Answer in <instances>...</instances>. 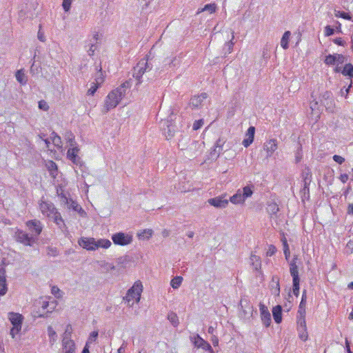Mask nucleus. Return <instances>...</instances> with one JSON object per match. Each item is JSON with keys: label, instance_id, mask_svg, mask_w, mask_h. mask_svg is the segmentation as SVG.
I'll return each mask as SVG.
<instances>
[{"label": "nucleus", "instance_id": "obj_1", "mask_svg": "<svg viewBox=\"0 0 353 353\" xmlns=\"http://www.w3.org/2000/svg\"><path fill=\"white\" fill-rule=\"evenodd\" d=\"M130 81H125L120 86L109 92L108 96L105 97L102 112L103 113H107L110 110L116 108L121 99L125 97L127 90L130 88Z\"/></svg>", "mask_w": 353, "mask_h": 353}, {"label": "nucleus", "instance_id": "obj_2", "mask_svg": "<svg viewBox=\"0 0 353 353\" xmlns=\"http://www.w3.org/2000/svg\"><path fill=\"white\" fill-rule=\"evenodd\" d=\"M13 238L14 240L26 246H32L36 243V239L33 236H30L25 231L16 228Z\"/></svg>", "mask_w": 353, "mask_h": 353}, {"label": "nucleus", "instance_id": "obj_3", "mask_svg": "<svg viewBox=\"0 0 353 353\" xmlns=\"http://www.w3.org/2000/svg\"><path fill=\"white\" fill-rule=\"evenodd\" d=\"M143 290V285L141 282L137 281L134 283L133 286L130 288L125 296L123 298L128 303L132 300H135L137 302L139 301L141 297V293Z\"/></svg>", "mask_w": 353, "mask_h": 353}, {"label": "nucleus", "instance_id": "obj_4", "mask_svg": "<svg viewBox=\"0 0 353 353\" xmlns=\"http://www.w3.org/2000/svg\"><path fill=\"white\" fill-rule=\"evenodd\" d=\"M321 102L325 107L327 111L334 112L335 103L332 93L330 91H325L323 93Z\"/></svg>", "mask_w": 353, "mask_h": 353}, {"label": "nucleus", "instance_id": "obj_5", "mask_svg": "<svg viewBox=\"0 0 353 353\" xmlns=\"http://www.w3.org/2000/svg\"><path fill=\"white\" fill-rule=\"evenodd\" d=\"M26 225L31 232L30 236H33L37 239L43 230L41 221L37 219L30 220L26 223Z\"/></svg>", "mask_w": 353, "mask_h": 353}, {"label": "nucleus", "instance_id": "obj_6", "mask_svg": "<svg viewBox=\"0 0 353 353\" xmlns=\"http://www.w3.org/2000/svg\"><path fill=\"white\" fill-rule=\"evenodd\" d=\"M112 240L116 245H126L132 241V236L123 232H117L112 236Z\"/></svg>", "mask_w": 353, "mask_h": 353}, {"label": "nucleus", "instance_id": "obj_7", "mask_svg": "<svg viewBox=\"0 0 353 353\" xmlns=\"http://www.w3.org/2000/svg\"><path fill=\"white\" fill-rule=\"evenodd\" d=\"M191 341L194 343V346L198 348H202L204 350L209 352V353H214V351L210 345L206 341L202 339L199 334L191 337Z\"/></svg>", "mask_w": 353, "mask_h": 353}, {"label": "nucleus", "instance_id": "obj_8", "mask_svg": "<svg viewBox=\"0 0 353 353\" xmlns=\"http://www.w3.org/2000/svg\"><path fill=\"white\" fill-rule=\"evenodd\" d=\"M79 245L88 250H95L97 249L96 241L94 238L81 237L78 241Z\"/></svg>", "mask_w": 353, "mask_h": 353}, {"label": "nucleus", "instance_id": "obj_9", "mask_svg": "<svg viewBox=\"0 0 353 353\" xmlns=\"http://www.w3.org/2000/svg\"><path fill=\"white\" fill-rule=\"evenodd\" d=\"M224 141L221 139H219L213 148L211 149L210 152V159L212 160H216L218 157L220 156L223 151V145L224 144Z\"/></svg>", "mask_w": 353, "mask_h": 353}, {"label": "nucleus", "instance_id": "obj_10", "mask_svg": "<svg viewBox=\"0 0 353 353\" xmlns=\"http://www.w3.org/2000/svg\"><path fill=\"white\" fill-rule=\"evenodd\" d=\"M298 323V331L300 339L303 341L307 339V333L306 331V323L305 320V316H300L297 321Z\"/></svg>", "mask_w": 353, "mask_h": 353}, {"label": "nucleus", "instance_id": "obj_11", "mask_svg": "<svg viewBox=\"0 0 353 353\" xmlns=\"http://www.w3.org/2000/svg\"><path fill=\"white\" fill-rule=\"evenodd\" d=\"M8 291V285L6 281V268L0 266V296H3Z\"/></svg>", "mask_w": 353, "mask_h": 353}, {"label": "nucleus", "instance_id": "obj_12", "mask_svg": "<svg viewBox=\"0 0 353 353\" xmlns=\"http://www.w3.org/2000/svg\"><path fill=\"white\" fill-rule=\"evenodd\" d=\"M261 312V318L265 327H268L271 323V315L268 307L263 303L259 304Z\"/></svg>", "mask_w": 353, "mask_h": 353}, {"label": "nucleus", "instance_id": "obj_13", "mask_svg": "<svg viewBox=\"0 0 353 353\" xmlns=\"http://www.w3.org/2000/svg\"><path fill=\"white\" fill-rule=\"evenodd\" d=\"M174 113L172 112V113L168 117L167 131L165 132V137L168 140L171 139L174 136L176 131V126L172 123V121H174Z\"/></svg>", "mask_w": 353, "mask_h": 353}, {"label": "nucleus", "instance_id": "obj_14", "mask_svg": "<svg viewBox=\"0 0 353 353\" xmlns=\"http://www.w3.org/2000/svg\"><path fill=\"white\" fill-rule=\"evenodd\" d=\"M39 208L43 215L51 216L56 210L54 205L52 203L42 201L39 204Z\"/></svg>", "mask_w": 353, "mask_h": 353}, {"label": "nucleus", "instance_id": "obj_15", "mask_svg": "<svg viewBox=\"0 0 353 353\" xmlns=\"http://www.w3.org/2000/svg\"><path fill=\"white\" fill-rule=\"evenodd\" d=\"M145 61L142 59L141 60L137 65L134 68V73H133V77L136 79L137 81L136 85H139L142 83V81L141 80V77H143V74H142L141 72H140L141 70L143 68V66H145Z\"/></svg>", "mask_w": 353, "mask_h": 353}, {"label": "nucleus", "instance_id": "obj_16", "mask_svg": "<svg viewBox=\"0 0 353 353\" xmlns=\"http://www.w3.org/2000/svg\"><path fill=\"white\" fill-rule=\"evenodd\" d=\"M208 203L217 208H225L228 204V201L223 197L217 196L208 199Z\"/></svg>", "mask_w": 353, "mask_h": 353}, {"label": "nucleus", "instance_id": "obj_17", "mask_svg": "<svg viewBox=\"0 0 353 353\" xmlns=\"http://www.w3.org/2000/svg\"><path fill=\"white\" fill-rule=\"evenodd\" d=\"M298 259L297 256H294L292 260L290 263V272L291 276H292L293 281H300L298 266L296 265V261Z\"/></svg>", "mask_w": 353, "mask_h": 353}, {"label": "nucleus", "instance_id": "obj_18", "mask_svg": "<svg viewBox=\"0 0 353 353\" xmlns=\"http://www.w3.org/2000/svg\"><path fill=\"white\" fill-rule=\"evenodd\" d=\"M8 316L12 325L15 327L16 329L18 327H21L23 320V316L21 314L19 313L10 312Z\"/></svg>", "mask_w": 353, "mask_h": 353}, {"label": "nucleus", "instance_id": "obj_19", "mask_svg": "<svg viewBox=\"0 0 353 353\" xmlns=\"http://www.w3.org/2000/svg\"><path fill=\"white\" fill-rule=\"evenodd\" d=\"M79 151V148H70L67 152V157L76 165H79L81 162L80 157H78L77 153Z\"/></svg>", "mask_w": 353, "mask_h": 353}, {"label": "nucleus", "instance_id": "obj_20", "mask_svg": "<svg viewBox=\"0 0 353 353\" xmlns=\"http://www.w3.org/2000/svg\"><path fill=\"white\" fill-rule=\"evenodd\" d=\"M263 148L267 152V157H271L273 152L277 149L276 140L270 139L264 144Z\"/></svg>", "mask_w": 353, "mask_h": 353}, {"label": "nucleus", "instance_id": "obj_21", "mask_svg": "<svg viewBox=\"0 0 353 353\" xmlns=\"http://www.w3.org/2000/svg\"><path fill=\"white\" fill-rule=\"evenodd\" d=\"M207 97L208 95L205 92L201 93L199 95L194 96L191 98L189 105L192 108H198L201 105L203 100L207 99Z\"/></svg>", "mask_w": 353, "mask_h": 353}, {"label": "nucleus", "instance_id": "obj_22", "mask_svg": "<svg viewBox=\"0 0 353 353\" xmlns=\"http://www.w3.org/2000/svg\"><path fill=\"white\" fill-rule=\"evenodd\" d=\"M254 133H255V128L253 126H250L248 129V131L246 132V137H247L246 139H245L243 141V145H244V147L248 148L252 143V142L254 141Z\"/></svg>", "mask_w": 353, "mask_h": 353}, {"label": "nucleus", "instance_id": "obj_23", "mask_svg": "<svg viewBox=\"0 0 353 353\" xmlns=\"http://www.w3.org/2000/svg\"><path fill=\"white\" fill-rule=\"evenodd\" d=\"M270 287L272 291V293L276 296H279L280 293V285H279V278L277 276H272L271 282L270 284Z\"/></svg>", "mask_w": 353, "mask_h": 353}, {"label": "nucleus", "instance_id": "obj_24", "mask_svg": "<svg viewBox=\"0 0 353 353\" xmlns=\"http://www.w3.org/2000/svg\"><path fill=\"white\" fill-rule=\"evenodd\" d=\"M272 315L274 321L276 323H280L282 321V307L281 305H277L273 307Z\"/></svg>", "mask_w": 353, "mask_h": 353}, {"label": "nucleus", "instance_id": "obj_25", "mask_svg": "<svg viewBox=\"0 0 353 353\" xmlns=\"http://www.w3.org/2000/svg\"><path fill=\"white\" fill-rule=\"evenodd\" d=\"M306 299H307L306 290H304L303 292V294H302V297H301V301L299 306V311L298 312L300 314V316H305Z\"/></svg>", "mask_w": 353, "mask_h": 353}, {"label": "nucleus", "instance_id": "obj_26", "mask_svg": "<svg viewBox=\"0 0 353 353\" xmlns=\"http://www.w3.org/2000/svg\"><path fill=\"white\" fill-rule=\"evenodd\" d=\"M130 261L131 258L128 255L121 256L116 261L117 265L121 268H125Z\"/></svg>", "mask_w": 353, "mask_h": 353}, {"label": "nucleus", "instance_id": "obj_27", "mask_svg": "<svg viewBox=\"0 0 353 353\" xmlns=\"http://www.w3.org/2000/svg\"><path fill=\"white\" fill-rule=\"evenodd\" d=\"M65 139L69 143L70 148L77 147V143L75 141V137L71 131H68L64 135Z\"/></svg>", "mask_w": 353, "mask_h": 353}, {"label": "nucleus", "instance_id": "obj_28", "mask_svg": "<svg viewBox=\"0 0 353 353\" xmlns=\"http://www.w3.org/2000/svg\"><path fill=\"white\" fill-rule=\"evenodd\" d=\"M96 70H97L95 77L94 83L101 85L104 81V76L103 72L102 71V68L99 66V68L97 67Z\"/></svg>", "mask_w": 353, "mask_h": 353}, {"label": "nucleus", "instance_id": "obj_29", "mask_svg": "<svg viewBox=\"0 0 353 353\" xmlns=\"http://www.w3.org/2000/svg\"><path fill=\"white\" fill-rule=\"evenodd\" d=\"M230 200L234 204H239L245 201V199L243 197L241 191L240 190H239L236 194L231 196Z\"/></svg>", "mask_w": 353, "mask_h": 353}, {"label": "nucleus", "instance_id": "obj_30", "mask_svg": "<svg viewBox=\"0 0 353 353\" xmlns=\"http://www.w3.org/2000/svg\"><path fill=\"white\" fill-rule=\"evenodd\" d=\"M72 333V326H71V325L68 324V325H67L65 332L63 333L62 343L73 341L71 339Z\"/></svg>", "mask_w": 353, "mask_h": 353}, {"label": "nucleus", "instance_id": "obj_31", "mask_svg": "<svg viewBox=\"0 0 353 353\" xmlns=\"http://www.w3.org/2000/svg\"><path fill=\"white\" fill-rule=\"evenodd\" d=\"M266 210L269 214L273 215L279 212V208L275 202H269L268 203Z\"/></svg>", "mask_w": 353, "mask_h": 353}, {"label": "nucleus", "instance_id": "obj_32", "mask_svg": "<svg viewBox=\"0 0 353 353\" xmlns=\"http://www.w3.org/2000/svg\"><path fill=\"white\" fill-rule=\"evenodd\" d=\"M15 77L18 82L21 85H26L28 81L27 77L22 70H19L15 74Z\"/></svg>", "mask_w": 353, "mask_h": 353}, {"label": "nucleus", "instance_id": "obj_33", "mask_svg": "<svg viewBox=\"0 0 353 353\" xmlns=\"http://www.w3.org/2000/svg\"><path fill=\"white\" fill-rule=\"evenodd\" d=\"M341 73L344 76L349 77L350 79L353 77V65L351 63H347L345 65L343 69L341 71Z\"/></svg>", "mask_w": 353, "mask_h": 353}, {"label": "nucleus", "instance_id": "obj_34", "mask_svg": "<svg viewBox=\"0 0 353 353\" xmlns=\"http://www.w3.org/2000/svg\"><path fill=\"white\" fill-rule=\"evenodd\" d=\"M290 35H291V33L290 31H285L281 38V46L285 50H286L289 48L288 42H289Z\"/></svg>", "mask_w": 353, "mask_h": 353}, {"label": "nucleus", "instance_id": "obj_35", "mask_svg": "<svg viewBox=\"0 0 353 353\" xmlns=\"http://www.w3.org/2000/svg\"><path fill=\"white\" fill-rule=\"evenodd\" d=\"M65 353H75V344L74 341L62 343Z\"/></svg>", "mask_w": 353, "mask_h": 353}, {"label": "nucleus", "instance_id": "obj_36", "mask_svg": "<svg viewBox=\"0 0 353 353\" xmlns=\"http://www.w3.org/2000/svg\"><path fill=\"white\" fill-rule=\"evenodd\" d=\"M69 208H72L73 210L79 212L81 216L85 214V212L82 209V208L76 202L72 200L70 201Z\"/></svg>", "mask_w": 353, "mask_h": 353}, {"label": "nucleus", "instance_id": "obj_37", "mask_svg": "<svg viewBox=\"0 0 353 353\" xmlns=\"http://www.w3.org/2000/svg\"><path fill=\"white\" fill-rule=\"evenodd\" d=\"M250 261H252V265L255 270H259L261 269V263L259 256L255 254H251Z\"/></svg>", "mask_w": 353, "mask_h": 353}, {"label": "nucleus", "instance_id": "obj_38", "mask_svg": "<svg viewBox=\"0 0 353 353\" xmlns=\"http://www.w3.org/2000/svg\"><path fill=\"white\" fill-rule=\"evenodd\" d=\"M46 165H47L48 171L50 173V175H52L53 177H55L56 175L57 174V170H58L56 163H54L52 161H49L47 163Z\"/></svg>", "mask_w": 353, "mask_h": 353}, {"label": "nucleus", "instance_id": "obj_39", "mask_svg": "<svg viewBox=\"0 0 353 353\" xmlns=\"http://www.w3.org/2000/svg\"><path fill=\"white\" fill-rule=\"evenodd\" d=\"M216 10V5L215 3L206 4L201 10H198L197 14H199L201 12H204V11H208L210 14H212L213 12H215Z\"/></svg>", "mask_w": 353, "mask_h": 353}, {"label": "nucleus", "instance_id": "obj_40", "mask_svg": "<svg viewBox=\"0 0 353 353\" xmlns=\"http://www.w3.org/2000/svg\"><path fill=\"white\" fill-rule=\"evenodd\" d=\"M168 319L174 327H176L179 323L176 314L173 312H171L168 314Z\"/></svg>", "mask_w": 353, "mask_h": 353}, {"label": "nucleus", "instance_id": "obj_41", "mask_svg": "<svg viewBox=\"0 0 353 353\" xmlns=\"http://www.w3.org/2000/svg\"><path fill=\"white\" fill-rule=\"evenodd\" d=\"M252 188H253V186L250 187V186L247 185L243 188L241 194L245 200L247 198L250 197L252 195V194H253Z\"/></svg>", "mask_w": 353, "mask_h": 353}, {"label": "nucleus", "instance_id": "obj_42", "mask_svg": "<svg viewBox=\"0 0 353 353\" xmlns=\"http://www.w3.org/2000/svg\"><path fill=\"white\" fill-rule=\"evenodd\" d=\"M96 243L97 248H108L112 244L110 241H109L108 239H99L98 241H96Z\"/></svg>", "mask_w": 353, "mask_h": 353}, {"label": "nucleus", "instance_id": "obj_43", "mask_svg": "<svg viewBox=\"0 0 353 353\" xmlns=\"http://www.w3.org/2000/svg\"><path fill=\"white\" fill-rule=\"evenodd\" d=\"M302 176L303 183H306V185H310L311 183L312 174L309 169L305 170V171L303 172Z\"/></svg>", "mask_w": 353, "mask_h": 353}, {"label": "nucleus", "instance_id": "obj_44", "mask_svg": "<svg viewBox=\"0 0 353 353\" xmlns=\"http://www.w3.org/2000/svg\"><path fill=\"white\" fill-rule=\"evenodd\" d=\"M48 336H49V338H50V342L52 345L54 343V341L57 340V333L53 330L52 326H48Z\"/></svg>", "mask_w": 353, "mask_h": 353}, {"label": "nucleus", "instance_id": "obj_45", "mask_svg": "<svg viewBox=\"0 0 353 353\" xmlns=\"http://www.w3.org/2000/svg\"><path fill=\"white\" fill-rule=\"evenodd\" d=\"M59 254L58 249L55 247L48 246L46 248V254L49 256H57Z\"/></svg>", "mask_w": 353, "mask_h": 353}, {"label": "nucleus", "instance_id": "obj_46", "mask_svg": "<svg viewBox=\"0 0 353 353\" xmlns=\"http://www.w3.org/2000/svg\"><path fill=\"white\" fill-rule=\"evenodd\" d=\"M183 278L181 276H175L172 279L170 284L174 289H177L181 284Z\"/></svg>", "mask_w": 353, "mask_h": 353}, {"label": "nucleus", "instance_id": "obj_47", "mask_svg": "<svg viewBox=\"0 0 353 353\" xmlns=\"http://www.w3.org/2000/svg\"><path fill=\"white\" fill-rule=\"evenodd\" d=\"M335 16L336 17H341V18H343L344 19H347V20H349V21H352V16L349 13L345 12L343 11H336V10H335Z\"/></svg>", "mask_w": 353, "mask_h": 353}, {"label": "nucleus", "instance_id": "obj_48", "mask_svg": "<svg viewBox=\"0 0 353 353\" xmlns=\"http://www.w3.org/2000/svg\"><path fill=\"white\" fill-rule=\"evenodd\" d=\"M52 215L53 216L54 221L57 225H60L61 223H63V220L61 214L57 210H56Z\"/></svg>", "mask_w": 353, "mask_h": 353}, {"label": "nucleus", "instance_id": "obj_49", "mask_svg": "<svg viewBox=\"0 0 353 353\" xmlns=\"http://www.w3.org/2000/svg\"><path fill=\"white\" fill-rule=\"evenodd\" d=\"M325 63L327 65H334L336 63V54H329L326 56Z\"/></svg>", "mask_w": 353, "mask_h": 353}, {"label": "nucleus", "instance_id": "obj_50", "mask_svg": "<svg viewBox=\"0 0 353 353\" xmlns=\"http://www.w3.org/2000/svg\"><path fill=\"white\" fill-rule=\"evenodd\" d=\"M101 85L92 82L91 87L88 89L87 94L88 95H94L99 87Z\"/></svg>", "mask_w": 353, "mask_h": 353}, {"label": "nucleus", "instance_id": "obj_51", "mask_svg": "<svg viewBox=\"0 0 353 353\" xmlns=\"http://www.w3.org/2000/svg\"><path fill=\"white\" fill-rule=\"evenodd\" d=\"M299 282L300 281H293L292 290L293 293L296 296H299Z\"/></svg>", "mask_w": 353, "mask_h": 353}, {"label": "nucleus", "instance_id": "obj_52", "mask_svg": "<svg viewBox=\"0 0 353 353\" xmlns=\"http://www.w3.org/2000/svg\"><path fill=\"white\" fill-rule=\"evenodd\" d=\"M98 335H99V334H98L97 331H93L92 332H91V334H90V336L88 338V340L86 342V343H88V345L89 343L94 342L96 341V339H97Z\"/></svg>", "mask_w": 353, "mask_h": 353}, {"label": "nucleus", "instance_id": "obj_53", "mask_svg": "<svg viewBox=\"0 0 353 353\" xmlns=\"http://www.w3.org/2000/svg\"><path fill=\"white\" fill-rule=\"evenodd\" d=\"M52 294L57 298H60L61 296V290L57 286H53L51 289Z\"/></svg>", "mask_w": 353, "mask_h": 353}, {"label": "nucleus", "instance_id": "obj_54", "mask_svg": "<svg viewBox=\"0 0 353 353\" xmlns=\"http://www.w3.org/2000/svg\"><path fill=\"white\" fill-rule=\"evenodd\" d=\"M203 119H199V120H197V121H195L194 123H193V126H192V128L194 130H197L199 129H200L202 125H203Z\"/></svg>", "mask_w": 353, "mask_h": 353}, {"label": "nucleus", "instance_id": "obj_55", "mask_svg": "<svg viewBox=\"0 0 353 353\" xmlns=\"http://www.w3.org/2000/svg\"><path fill=\"white\" fill-rule=\"evenodd\" d=\"M72 0H63V8L65 12H68L70 9V6Z\"/></svg>", "mask_w": 353, "mask_h": 353}, {"label": "nucleus", "instance_id": "obj_56", "mask_svg": "<svg viewBox=\"0 0 353 353\" xmlns=\"http://www.w3.org/2000/svg\"><path fill=\"white\" fill-rule=\"evenodd\" d=\"M276 252V248L274 245H270L269 247H268V250L266 252V255L268 256H272V255H274Z\"/></svg>", "mask_w": 353, "mask_h": 353}, {"label": "nucleus", "instance_id": "obj_57", "mask_svg": "<svg viewBox=\"0 0 353 353\" xmlns=\"http://www.w3.org/2000/svg\"><path fill=\"white\" fill-rule=\"evenodd\" d=\"M39 109L44 111H47L49 109L48 103L43 100H41L39 102Z\"/></svg>", "mask_w": 353, "mask_h": 353}, {"label": "nucleus", "instance_id": "obj_58", "mask_svg": "<svg viewBox=\"0 0 353 353\" xmlns=\"http://www.w3.org/2000/svg\"><path fill=\"white\" fill-rule=\"evenodd\" d=\"M309 185H306V183H303V187L302 188L301 192L302 193V194L304 196H305L306 195H307V196H309V193H310Z\"/></svg>", "mask_w": 353, "mask_h": 353}, {"label": "nucleus", "instance_id": "obj_59", "mask_svg": "<svg viewBox=\"0 0 353 353\" xmlns=\"http://www.w3.org/2000/svg\"><path fill=\"white\" fill-rule=\"evenodd\" d=\"M334 30L330 26H327L325 28V35L326 37L331 36L334 34Z\"/></svg>", "mask_w": 353, "mask_h": 353}, {"label": "nucleus", "instance_id": "obj_60", "mask_svg": "<svg viewBox=\"0 0 353 353\" xmlns=\"http://www.w3.org/2000/svg\"><path fill=\"white\" fill-rule=\"evenodd\" d=\"M52 134H55V137L52 139L54 144L56 146H59V144L61 143V137L59 135H57V133L54 132H52Z\"/></svg>", "mask_w": 353, "mask_h": 353}, {"label": "nucleus", "instance_id": "obj_61", "mask_svg": "<svg viewBox=\"0 0 353 353\" xmlns=\"http://www.w3.org/2000/svg\"><path fill=\"white\" fill-rule=\"evenodd\" d=\"M351 87H352V81H350V83L349 86L345 90H344V89L341 90V91H340L341 95L344 96L345 98H347Z\"/></svg>", "mask_w": 353, "mask_h": 353}, {"label": "nucleus", "instance_id": "obj_62", "mask_svg": "<svg viewBox=\"0 0 353 353\" xmlns=\"http://www.w3.org/2000/svg\"><path fill=\"white\" fill-rule=\"evenodd\" d=\"M336 54V62L338 63H343L345 61V57L343 54Z\"/></svg>", "mask_w": 353, "mask_h": 353}, {"label": "nucleus", "instance_id": "obj_63", "mask_svg": "<svg viewBox=\"0 0 353 353\" xmlns=\"http://www.w3.org/2000/svg\"><path fill=\"white\" fill-rule=\"evenodd\" d=\"M333 160L339 164H342L345 161V159L339 155H334Z\"/></svg>", "mask_w": 353, "mask_h": 353}, {"label": "nucleus", "instance_id": "obj_64", "mask_svg": "<svg viewBox=\"0 0 353 353\" xmlns=\"http://www.w3.org/2000/svg\"><path fill=\"white\" fill-rule=\"evenodd\" d=\"M21 327H18L17 329L15 328V327H12V329L10 330V335L12 336V337L14 339L15 337V335L19 334V332L21 331Z\"/></svg>", "mask_w": 353, "mask_h": 353}]
</instances>
